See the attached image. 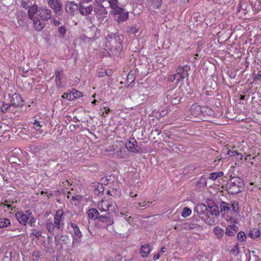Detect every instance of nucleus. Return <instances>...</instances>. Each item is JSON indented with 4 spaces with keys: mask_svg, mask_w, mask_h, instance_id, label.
<instances>
[{
    "mask_svg": "<svg viewBox=\"0 0 261 261\" xmlns=\"http://www.w3.org/2000/svg\"><path fill=\"white\" fill-rule=\"evenodd\" d=\"M15 217L19 223L23 226H25L28 223L31 226L35 225L36 220L30 210L25 212L18 211L15 213Z\"/></svg>",
    "mask_w": 261,
    "mask_h": 261,
    "instance_id": "obj_1",
    "label": "nucleus"
},
{
    "mask_svg": "<svg viewBox=\"0 0 261 261\" xmlns=\"http://www.w3.org/2000/svg\"><path fill=\"white\" fill-rule=\"evenodd\" d=\"M243 180L239 177H231L226 184V188L229 193L237 194L240 192L243 188Z\"/></svg>",
    "mask_w": 261,
    "mask_h": 261,
    "instance_id": "obj_2",
    "label": "nucleus"
},
{
    "mask_svg": "<svg viewBox=\"0 0 261 261\" xmlns=\"http://www.w3.org/2000/svg\"><path fill=\"white\" fill-rule=\"evenodd\" d=\"M112 9V13L114 15L115 20L118 22H124L128 19V12H125L122 8L117 6Z\"/></svg>",
    "mask_w": 261,
    "mask_h": 261,
    "instance_id": "obj_3",
    "label": "nucleus"
},
{
    "mask_svg": "<svg viewBox=\"0 0 261 261\" xmlns=\"http://www.w3.org/2000/svg\"><path fill=\"white\" fill-rule=\"evenodd\" d=\"M69 225L72 228L73 233L71 234L72 237V245L73 246H74L80 243L79 239L82 237L83 233L76 224L71 222L69 223Z\"/></svg>",
    "mask_w": 261,
    "mask_h": 261,
    "instance_id": "obj_4",
    "label": "nucleus"
},
{
    "mask_svg": "<svg viewBox=\"0 0 261 261\" xmlns=\"http://www.w3.org/2000/svg\"><path fill=\"white\" fill-rule=\"evenodd\" d=\"M220 208L221 212L224 214L228 213L229 211L236 212L238 210V204L233 202L232 203H228L222 201L220 203Z\"/></svg>",
    "mask_w": 261,
    "mask_h": 261,
    "instance_id": "obj_5",
    "label": "nucleus"
},
{
    "mask_svg": "<svg viewBox=\"0 0 261 261\" xmlns=\"http://www.w3.org/2000/svg\"><path fill=\"white\" fill-rule=\"evenodd\" d=\"M116 204L107 200H102L98 204V207L101 212H107L109 210H115Z\"/></svg>",
    "mask_w": 261,
    "mask_h": 261,
    "instance_id": "obj_6",
    "label": "nucleus"
},
{
    "mask_svg": "<svg viewBox=\"0 0 261 261\" xmlns=\"http://www.w3.org/2000/svg\"><path fill=\"white\" fill-rule=\"evenodd\" d=\"M125 146L129 152L137 153L139 152L140 147L137 145L136 140L133 138H130L125 142Z\"/></svg>",
    "mask_w": 261,
    "mask_h": 261,
    "instance_id": "obj_7",
    "label": "nucleus"
},
{
    "mask_svg": "<svg viewBox=\"0 0 261 261\" xmlns=\"http://www.w3.org/2000/svg\"><path fill=\"white\" fill-rule=\"evenodd\" d=\"M63 210H58L55 215H54V224L55 225L58 229H61L64 224L63 220L62 218L63 215Z\"/></svg>",
    "mask_w": 261,
    "mask_h": 261,
    "instance_id": "obj_8",
    "label": "nucleus"
},
{
    "mask_svg": "<svg viewBox=\"0 0 261 261\" xmlns=\"http://www.w3.org/2000/svg\"><path fill=\"white\" fill-rule=\"evenodd\" d=\"M48 5L53 9L57 15H59L62 10V4L60 0H48Z\"/></svg>",
    "mask_w": 261,
    "mask_h": 261,
    "instance_id": "obj_9",
    "label": "nucleus"
},
{
    "mask_svg": "<svg viewBox=\"0 0 261 261\" xmlns=\"http://www.w3.org/2000/svg\"><path fill=\"white\" fill-rule=\"evenodd\" d=\"M194 212L201 219H203L204 216H206L207 209L206 205L202 203H199L196 205L194 209Z\"/></svg>",
    "mask_w": 261,
    "mask_h": 261,
    "instance_id": "obj_10",
    "label": "nucleus"
},
{
    "mask_svg": "<svg viewBox=\"0 0 261 261\" xmlns=\"http://www.w3.org/2000/svg\"><path fill=\"white\" fill-rule=\"evenodd\" d=\"M23 103L24 101L20 95L17 93L13 94L10 100V104L12 107L21 106Z\"/></svg>",
    "mask_w": 261,
    "mask_h": 261,
    "instance_id": "obj_11",
    "label": "nucleus"
},
{
    "mask_svg": "<svg viewBox=\"0 0 261 261\" xmlns=\"http://www.w3.org/2000/svg\"><path fill=\"white\" fill-rule=\"evenodd\" d=\"M94 12L98 19L103 20L107 17L108 12L101 5H98L94 9Z\"/></svg>",
    "mask_w": 261,
    "mask_h": 261,
    "instance_id": "obj_12",
    "label": "nucleus"
},
{
    "mask_svg": "<svg viewBox=\"0 0 261 261\" xmlns=\"http://www.w3.org/2000/svg\"><path fill=\"white\" fill-rule=\"evenodd\" d=\"M39 13L40 18L45 21H47L51 18V11L49 9L46 8H40L39 9Z\"/></svg>",
    "mask_w": 261,
    "mask_h": 261,
    "instance_id": "obj_13",
    "label": "nucleus"
},
{
    "mask_svg": "<svg viewBox=\"0 0 261 261\" xmlns=\"http://www.w3.org/2000/svg\"><path fill=\"white\" fill-rule=\"evenodd\" d=\"M92 7L88 3H81L79 7L80 13L83 15H87L91 13L92 11Z\"/></svg>",
    "mask_w": 261,
    "mask_h": 261,
    "instance_id": "obj_14",
    "label": "nucleus"
},
{
    "mask_svg": "<svg viewBox=\"0 0 261 261\" xmlns=\"http://www.w3.org/2000/svg\"><path fill=\"white\" fill-rule=\"evenodd\" d=\"M189 111L193 117L201 119V107L200 106L196 104L192 105Z\"/></svg>",
    "mask_w": 261,
    "mask_h": 261,
    "instance_id": "obj_15",
    "label": "nucleus"
},
{
    "mask_svg": "<svg viewBox=\"0 0 261 261\" xmlns=\"http://www.w3.org/2000/svg\"><path fill=\"white\" fill-rule=\"evenodd\" d=\"M33 22V27L37 31H41L45 25V21L42 19H39L38 17L32 19Z\"/></svg>",
    "mask_w": 261,
    "mask_h": 261,
    "instance_id": "obj_16",
    "label": "nucleus"
},
{
    "mask_svg": "<svg viewBox=\"0 0 261 261\" xmlns=\"http://www.w3.org/2000/svg\"><path fill=\"white\" fill-rule=\"evenodd\" d=\"M98 218L99 222L105 223L107 227L114 223L113 219L111 218L109 215H100Z\"/></svg>",
    "mask_w": 261,
    "mask_h": 261,
    "instance_id": "obj_17",
    "label": "nucleus"
},
{
    "mask_svg": "<svg viewBox=\"0 0 261 261\" xmlns=\"http://www.w3.org/2000/svg\"><path fill=\"white\" fill-rule=\"evenodd\" d=\"M77 9V6L73 1H68L65 4V10L66 12L72 13Z\"/></svg>",
    "mask_w": 261,
    "mask_h": 261,
    "instance_id": "obj_18",
    "label": "nucleus"
},
{
    "mask_svg": "<svg viewBox=\"0 0 261 261\" xmlns=\"http://www.w3.org/2000/svg\"><path fill=\"white\" fill-rule=\"evenodd\" d=\"M215 115L214 111L208 107H201V118L202 117L213 116Z\"/></svg>",
    "mask_w": 261,
    "mask_h": 261,
    "instance_id": "obj_19",
    "label": "nucleus"
},
{
    "mask_svg": "<svg viewBox=\"0 0 261 261\" xmlns=\"http://www.w3.org/2000/svg\"><path fill=\"white\" fill-rule=\"evenodd\" d=\"M38 11L39 12L38 7L36 5H34L31 7L28 11V15L31 19H33L36 18V15L37 14Z\"/></svg>",
    "mask_w": 261,
    "mask_h": 261,
    "instance_id": "obj_20",
    "label": "nucleus"
},
{
    "mask_svg": "<svg viewBox=\"0 0 261 261\" xmlns=\"http://www.w3.org/2000/svg\"><path fill=\"white\" fill-rule=\"evenodd\" d=\"M238 228L234 224L228 225L226 227L225 234L228 236H234L238 231Z\"/></svg>",
    "mask_w": 261,
    "mask_h": 261,
    "instance_id": "obj_21",
    "label": "nucleus"
},
{
    "mask_svg": "<svg viewBox=\"0 0 261 261\" xmlns=\"http://www.w3.org/2000/svg\"><path fill=\"white\" fill-rule=\"evenodd\" d=\"M151 251L150 247L148 244H145L141 246L140 253L142 257H147Z\"/></svg>",
    "mask_w": 261,
    "mask_h": 261,
    "instance_id": "obj_22",
    "label": "nucleus"
},
{
    "mask_svg": "<svg viewBox=\"0 0 261 261\" xmlns=\"http://www.w3.org/2000/svg\"><path fill=\"white\" fill-rule=\"evenodd\" d=\"M176 73L180 74L181 79H185L188 75L187 70L185 69L184 67L179 66L176 69Z\"/></svg>",
    "mask_w": 261,
    "mask_h": 261,
    "instance_id": "obj_23",
    "label": "nucleus"
},
{
    "mask_svg": "<svg viewBox=\"0 0 261 261\" xmlns=\"http://www.w3.org/2000/svg\"><path fill=\"white\" fill-rule=\"evenodd\" d=\"M223 172L221 171L212 172L209 174L208 179L214 181L216 180L218 178L222 177L223 175Z\"/></svg>",
    "mask_w": 261,
    "mask_h": 261,
    "instance_id": "obj_24",
    "label": "nucleus"
},
{
    "mask_svg": "<svg viewBox=\"0 0 261 261\" xmlns=\"http://www.w3.org/2000/svg\"><path fill=\"white\" fill-rule=\"evenodd\" d=\"M11 224V221L9 219L2 218H0V228L7 227L10 226Z\"/></svg>",
    "mask_w": 261,
    "mask_h": 261,
    "instance_id": "obj_25",
    "label": "nucleus"
},
{
    "mask_svg": "<svg viewBox=\"0 0 261 261\" xmlns=\"http://www.w3.org/2000/svg\"><path fill=\"white\" fill-rule=\"evenodd\" d=\"M149 205V203L148 201L146 200H143L141 202L135 203L134 204L135 206L137 208H141L143 207H147Z\"/></svg>",
    "mask_w": 261,
    "mask_h": 261,
    "instance_id": "obj_26",
    "label": "nucleus"
},
{
    "mask_svg": "<svg viewBox=\"0 0 261 261\" xmlns=\"http://www.w3.org/2000/svg\"><path fill=\"white\" fill-rule=\"evenodd\" d=\"M120 215L121 217L124 219L128 223H130L133 222V218L130 216H129V214L127 212H121L120 213Z\"/></svg>",
    "mask_w": 261,
    "mask_h": 261,
    "instance_id": "obj_27",
    "label": "nucleus"
},
{
    "mask_svg": "<svg viewBox=\"0 0 261 261\" xmlns=\"http://www.w3.org/2000/svg\"><path fill=\"white\" fill-rule=\"evenodd\" d=\"M214 232L218 238H221L224 234V231L223 229L219 226H216L214 228Z\"/></svg>",
    "mask_w": 261,
    "mask_h": 261,
    "instance_id": "obj_28",
    "label": "nucleus"
},
{
    "mask_svg": "<svg viewBox=\"0 0 261 261\" xmlns=\"http://www.w3.org/2000/svg\"><path fill=\"white\" fill-rule=\"evenodd\" d=\"M147 1L154 8H159L162 4V0H147Z\"/></svg>",
    "mask_w": 261,
    "mask_h": 261,
    "instance_id": "obj_29",
    "label": "nucleus"
},
{
    "mask_svg": "<svg viewBox=\"0 0 261 261\" xmlns=\"http://www.w3.org/2000/svg\"><path fill=\"white\" fill-rule=\"evenodd\" d=\"M56 226L55 225L54 223H53L51 222L47 221L46 222V228L49 232L51 234H53L55 231Z\"/></svg>",
    "mask_w": 261,
    "mask_h": 261,
    "instance_id": "obj_30",
    "label": "nucleus"
},
{
    "mask_svg": "<svg viewBox=\"0 0 261 261\" xmlns=\"http://www.w3.org/2000/svg\"><path fill=\"white\" fill-rule=\"evenodd\" d=\"M98 212L95 208L90 209L88 212V216L90 218H97Z\"/></svg>",
    "mask_w": 261,
    "mask_h": 261,
    "instance_id": "obj_31",
    "label": "nucleus"
},
{
    "mask_svg": "<svg viewBox=\"0 0 261 261\" xmlns=\"http://www.w3.org/2000/svg\"><path fill=\"white\" fill-rule=\"evenodd\" d=\"M12 106L9 103H4L1 107V110L3 113H7L11 111Z\"/></svg>",
    "mask_w": 261,
    "mask_h": 261,
    "instance_id": "obj_32",
    "label": "nucleus"
},
{
    "mask_svg": "<svg viewBox=\"0 0 261 261\" xmlns=\"http://www.w3.org/2000/svg\"><path fill=\"white\" fill-rule=\"evenodd\" d=\"M62 70H59L56 71V82L57 85L59 87L60 86V81H61V75L62 73Z\"/></svg>",
    "mask_w": 261,
    "mask_h": 261,
    "instance_id": "obj_33",
    "label": "nucleus"
},
{
    "mask_svg": "<svg viewBox=\"0 0 261 261\" xmlns=\"http://www.w3.org/2000/svg\"><path fill=\"white\" fill-rule=\"evenodd\" d=\"M71 95H72V98L73 97V100L77 98L83 96L82 92L78 91L75 89H73L71 91Z\"/></svg>",
    "mask_w": 261,
    "mask_h": 261,
    "instance_id": "obj_34",
    "label": "nucleus"
},
{
    "mask_svg": "<svg viewBox=\"0 0 261 261\" xmlns=\"http://www.w3.org/2000/svg\"><path fill=\"white\" fill-rule=\"evenodd\" d=\"M191 213L192 211L189 208L185 207L182 211L181 216L184 218L187 217L191 214Z\"/></svg>",
    "mask_w": 261,
    "mask_h": 261,
    "instance_id": "obj_35",
    "label": "nucleus"
},
{
    "mask_svg": "<svg viewBox=\"0 0 261 261\" xmlns=\"http://www.w3.org/2000/svg\"><path fill=\"white\" fill-rule=\"evenodd\" d=\"M33 125L34 128L35 130L39 131L40 133L42 132L40 129L42 125L40 124V122L38 120L35 119L34 121Z\"/></svg>",
    "mask_w": 261,
    "mask_h": 261,
    "instance_id": "obj_36",
    "label": "nucleus"
},
{
    "mask_svg": "<svg viewBox=\"0 0 261 261\" xmlns=\"http://www.w3.org/2000/svg\"><path fill=\"white\" fill-rule=\"evenodd\" d=\"M260 235V232L259 230L257 229H253L252 230H251L249 233V236L251 238H257L259 237Z\"/></svg>",
    "mask_w": 261,
    "mask_h": 261,
    "instance_id": "obj_37",
    "label": "nucleus"
},
{
    "mask_svg": "<svg viewBox=\"0 0 261 261\" xmlns=\"http://www.w3.org/2000/svg\"><path fill=\"white\" fill-rule=\"evenodd\" d=\"M198 184L201 185L203 187L207 185L206 178L204 176H202L198 180Z\"/></svg>",
    "mask_w": 261,
    "mask_h": 261,
    "instance_id": "obj_38",
    "label": "nucleus"
},
{
    "mask_svg": "<svg viewBox=\"0 0 261 261\" xmlns=\"http://www.w3.org/2000/svg\"><path fill=\"white\" fill-rule=\"evenodd\" d=\"M41 231H37L36 229H33L32 232L30 233V236H33L37 238H39L41 236Z\"/></svg>",
    "mask_w": 261,
    "mask_h": 261,
    "instance_id": "obj_39",
    "label": "nucleus"
},
{
    "mask_svg": "<svg viewBox=\"0 0 261 261\" xmlns=\"http://www.w3.org/2000/svg\"><path fill=\"white\" fill-rule=\"evenodd\" d=\"M237 238L240 242L243 241L246 238V235L244 232L241 231L238 233Z\"/></svg>",
    "mask_w": 261,
    "mask_h": 261,
    "instance_id": "obj_40",
    "label": "nucleus"
},
{
    "mask_svg": "<svg viewBox=\"0 0 261 261\" xmlns=\"http://www.w3.org/2000/svg\"><path fill=\"white\" fill-rule=\"evenodd\" d=\"M110 4V7L113 9L118 6V0H108Z\"/></svg>",
    "mask_w": 261,
    "mask_h": 261,
    "instance_id": "obj_41",
    "label": "nucleus"
},
{
    "mask_svg": "<svg viewBox=\"0 0 261 261\" xmlns=\"http://www.w3.org/2000/svg\"><path fill=\"white\" fill-rule=\"evenodd\" d=\"M62 98L67 99L69 100H73V97L72 98V95H71V91L69 92L64 93L62 96Z\"/></svg>",
    "mask_w": 261,
    "mask_h": 261,
    "instance_id": "obj_42",
    "label": "nucleus"
},
{
    "mask_svg": "<svg viewBox=\"0 0 261 261\" xmlns=\"http://www.w3.org/2000/svg\"><path fill=\"white\" fill-rule=\"evenodd\" d=\"M231 155H233L234 156H236L237 159L242 160L243 158V155L242 153L238 152L237 151H234L232 152V154Z\"/></svg>",
    "mask_w": 261,
    "mask_h": 261,
    "instance_id": "obj_43",
    "label": "nucleus"
},
{
    "mask_svg": "<svg viewBox=\"0 0 261 261\" xmlns=\"http://www.w3.org/2000/svg\"><path fill=\"white\" fill-rule=\"evenodd\" d=\"M105 75H109L107 72L103 69H100L98 71V76L101 77L104 76Z\"/></svg>",
    "mask_w": 261,
    "mask_h": 261,
    "instance_id": "obj_44",
    "label": "nucleus"
},
{
    "mask_svg": "<svg viewBox=\"0 0 261 261\" xmlns=\"http://www.w3.org/2000/svg\"><path fill=\"white\" fill-rule=\"evenodd\" d=\"M110 111V109H108L106 108H104L103 109H101L100 113L101 116H105L104 114L106 113V114H108Z\"/></svg>",
    "mask_w": 261,
    "mask_h": 261,
    "instance_id": "obj_45",
    "label": "nucleus"
},
{
    "mask_svg": "<svg viewBox=\"0 0 261 261\" xmlns=\"http://www.w3.org/2000/svg\"><path fill=\"white\" fill-rule=\"evenodd\" d=\"M3 207L5 211L6 210V208L11 210H13V206L11 204L7 203V202L3 204Z\"/></svg>",
    "mask_w": 261,
    "mask_h": 261,
    "instance_id": "obj_46",
    "label": "nucleus"
},
{
    "mask_svg": "<svg viewBox=\"0 0 261 261\" xmlns=\"http://www.w3.org/2000/svg\"><path fill=\"white\" fill-rule=\"evenodd\" d=\"M66 29L64 27H61L59 29V32L60 34L64 35L66 33Z\"/></svg>",
    "mask_w": 261,
    "mask_h": 261,
    "instance_id": "obj_47",
    "label": "nucleus"
},
{
    "mask_svg": "<svg viewBox=\"0 0 261 261\" xmlns=\"http://www.w3.org/2000/svg\"><path fill=\"white\" fill-rule=\"evenodd\" d=\"M168 80L171 82H173L174 80H176V76L175 74L169 75L168 76Z\"/></svg>",
    "mask_w": 261,
    "mask_h": 261,
    "instance_id": "obj_48",
    "label": "nucleus"
},
{
    "mask_svg": "<svg viewBox=\"0 0 261 261\" xmlns=\"http://www.w3.org/2000/svg\"><path fill=\"white\" fill-rule=\"evenodd\" d=\"M175 76H176V80L178 82H179L180 81H181V80L184 79H181V77H180V74H177L176 73L175 74Z\"/></svg>",
    "mask_w": 261,
    "mask_h": 261,
    "instance_id": "obj_49",
    "label": "nucleus"
},
{
    "mask_svg": "<svg viewBox=\"0 0 261 261\" xmlns=\"http://www.w3.org/2000/svg\"><path fill=\"white\" fill-rule=\"evenodd\" d=\"M239 249V248L238 246L237 245H236L234 246V248L231 249V251L233 252V253H234L235 252L237 251L236 254H238L239 252V251H238Z\"/></svg>",
    "mask_w": 261,
    "mask_h": 261,
    "instance_id": "obj_50",
    "label": "nucleus"
},
{
    "mask_svg": "<svg viewBox=\"0 0 261 261\" xmlns=\"http://www.w3.org/2000/svg\"><path fill=\"white\" fill-rule=\"evenodd\" d=\"M254 159V157L252 158L251 155H247L245 158V161L250 162L251 159L253 160Z\"/></svg>",
    "mask_w": 261,
    "mask_h": 261,
    "instance_id": "obj_51",
    "label": "nucleus"
},
{
    "mask_svg": "<svg viewBox=\"0 0 261 261\" xmlns=\"http://www.w3.org/2000/svg\"><path fill=\"white\" fill-rule=\"evenodd\" d=\"M221 161L220 159H218L216 160H215L214 161V165L213 167H216V166L218 165Z\"/></svg>",
    "mask_w": 261,
    "mask_h": 261,
    "instance_id": "obj_52",
    "label": "nucleus"
},
{
    "mask_svg": "<svg viewBox=\"0 0 261 261\" xmlns=\"http://www.w3.org/2000/svg\"><path fill=\"white\" fill-rule=\"evenodd\" d=\"M53 23L55 26H58L60 24L59 20H56V19H53Z\"/></svg>",
    "mask_w": 261,
    "mask_h": 261,
    "instance_id": "obj_53",
    "label": "nucleus"
},
{
    "mask_svg": "<svg viewBox=\"0 0 261 261\" xmlns=\"http://www.w3.org/2000/svg\"><path fill=\"white\" fill-rule=\"evenodd\" d=\"M196 224H188V228L189 229H193L196 227Z\"/></svg>",
    "mask_w": 261,
    "mask_h": 261,
    "instance_id": "obj_54",
    "label": "nucleus"
},
{
    "mask_svg": "<svg viewBox=\"0 0 261 261\" xmlns=\"http://www.w3.org/2000/svg\"><path fill=\"white\" fill-rule=\"evenodd\" d=\"M160 257V253H159L158 254L154 255L153 259L154 260H156L158 259H159Z\"/></svg>",
    "mask_w": 261,
    "mask_h": 261,
    "instance_id": "obj_55",
    "label": "nucleus"
},
{
    "mask_svg": "<svg viewBox=\"0 0 261 261\" xmlns=\"http://www.w3.org/2000/svg\"><path fill=\"white\" fill-rule=\"evenodd\" d=\"M129 195L130 197H136L137 196V194H134L132 191L130 192Z\"/></svg>",
    "mask_w": 261,
    "mask_h": 261,
    "instance_id": "obj_56",
    "label": "nucleus"
},
{
    "mask_svg": "<svg viewBox=\"0 0 261 261\" xmlns=\"http://www.w3.org/2000/svg\"><path fill=\"white\" fill-rule=\"evenodd\" d=\"M165 250H166V248L165 247H162L161 249V251H160V254L161 253H163L165 252Z\"/></svg>",
    "mask_w": 261,
    "mask_h": 261,
    "instance_id": "obj_57",
    "label": "nucleus"
},
{
    "mask_svg": "<svg viewBox=\"0 0 261 261\" xmlns=\"http://www.w3.org/2000/svg\"><path fill=\"white\" fill-rule=\"evenodd\" d=\"M92 0H82L81 3H88L89 2H90Z\"/></svg>",
    "mask_w": 261,
    "mask_h": 261,
    "instance_id": "obj_58",
    "label": "nucleus"
},
{
    "mask_svg": "<svg viewBox=\"0 0 261 261\" xmlns=\"http://www.w3.org/2000/svg\"><path fill=\"white\" fill-rule=\"evenodd\" d=\"M106 0H95V1L97 3H102V2L106 1Z\"/></svg>",
    "mask_w": 261,
    "mask_h": 261,
    "instance_id": "obj_59",
    "label": "nucleus"
},
{
    "mask_svg": "<svg viewBox=\"0 0 261 261\" xmlns=\"http://www.w3.org/2000/svg\"><path fill=\"white\" fill-rule=\"evenodd\" d=\"M77 196H76V197H75V196H73V197H72V200L73 201V200H77Z\"/></svg>",
    "mask_w": 261,
    "mask_h": 261,
    "instance_id": "obj_60",
    "label": "nucleus"
},
{
    "mask_svg": "<svg viewBox=\"0 0 261 261\" xmlns=\"http://www.w3.org/2000/svg\"><path fill=\"white\" fill-rule=\"evenodd\" d=\"M15 107H12L11 108V111L10 112L14 113L13 108H15Z\"/></svg>",
    "mask_w": 261,
    "mask_h": 261,
    "instance_id": "obj_61",
    "label": "nucleus"
},
{
    "mask_svg": "<svg viewBox=\"0 0 261 261\" xmlns=\"http://www.w3.org/2000/svg\"><path fill=\"white\" fill-rule=\"evenodd\" d=\"M96 102V100H94L92 102V103H93V104H95Z\"/></svg>",
    "mask_w": 261,
    "mask_h": 261,
    "instance_id": "obj_62",
    "label": "nucleus"
},
{
    "mask_svg": "<svg viewBox=\"0 0 261 261\" xmlns=\"http://www.w3.org/2000/svg\"><path fill=\"white\" fill-rule=\"evenodd\" d=\"M107 73L109 74L108 75H111V72H108V73L107 72Z\"/></svg>",
    "mask_w": 261,
    "mask_h": 261,
    "instance_id": "obj_63",
    "label": "nucleus"
},
{
    "mask_svg": "<svg viewBox=\"0 0 261 261\" xmlns=\"http://www.w3.org/2000/svg\"><path fill=\"white\" fill-rule=\"evenodd\" d=\"M107 193H108V194H110V191H108Z\"/></svg>",
    "mask_w": 261,
    "mask_h": 261,
    "instance_id": "obj_64",
    "label": "nucleus"
}]
</instances>
